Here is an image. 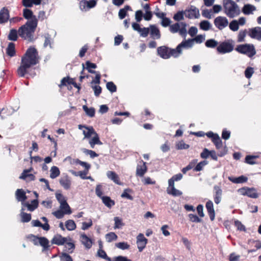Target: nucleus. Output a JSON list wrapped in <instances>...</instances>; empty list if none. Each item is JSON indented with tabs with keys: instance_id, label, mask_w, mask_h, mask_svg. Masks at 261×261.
<instances>
[{
	"instance_id": "obj_1",
	"label": "nucleus",
	"mask_w": 261,
	"mask_h": 261,
	"mask_svg": "<svg viewBox=\"0 0 261 261\" xmlns=\"http://www.w3.org/2000/svg\"><path fill=\"white\" fill-rule=\"evenodd\" d=\"M38 61L39 57L36 49L34 47L29 48L22 58L21 65L17 69L19 76H24L28 69L32 66L37 64Z\"/></svg>"
},
{
	"instance_id": "obj_2",
	"label": "nucleus",
	"mask_w": 261,
	"mask_h": 261,
	"mask_svg": "<svg viewBox=\"0 0 261 261\" xmlns=\"http://www.w3.org/2000/svg\"><path fill=\"white\" fill-rule=\"evenodd\" d=\"M56 198L60 203L59 209L53 212L57 219L62 218L65 215H70L72 211L69 204L67 202L66 197L60 192H57L55 194Z\"/></svg>"
},
{
	"instance_id": "obj_3",
	"label": "nucleus",
	"mask_w": 261,
	"mask_h": 261,
	"mask_svg": "<svg viewBox=\"0 0 261 261\" xmlns=\"http://www.w3.org/2000/svg\"><path fill=\"white\" fill-rule=\"evenodd\" d=\"M37 25L38 23L35 21L31 22H26L18 29V35L25 40L29 41H32Z\"/></svg>"
},
{
	"instance_id": "obj_4",
	"label": "nucleus",
	"mask_w": 261,
	"mask_h": 261,
	"mask_svg": "<svg viewBox=\"0 0 261 261\" xmlns=\"http://www.w3.org/2000/svg\"><path fill=\"white\" fill-rule=\"evenodd\" d=\"M225 14L230 18H234L240 14L239 6L232 0H223Z\"/></svg>"
},
{
	"instance_id": "obj_5",
	"label": "nucleus",
	"mask_w": 261,
	"mask_h": 261,
	"mask_svg": "<svg viewBox=\"0 0 261 261\" xmlns=\"http://www.w3.org/2000/svg\"><path fill=\"white\" fill-rule=\"evenodd\" d=\"M176 48L171 49L165 46H160L158 48V55L164 59H168L171 56L174 58L178 57L177 53H176Z\"/></svg>"
},
{
	"instance_id": "obj_6",
	"label": "nucleus",
	"mask_w": 261,
	"mask_h": 261,
	"mask_svg": "<svg viewBox=\"0 0 261 261\" xmlns=\"http://www.w3.org/2000/svg\"><path fill=\"white\" fill-rule=\"evenodd\" d=\"M236 50L239 53L245 54L249 57L255 55L256 50L253 44H244L238 45Z\"/></svg>"
},
{
	"instance_id": "obj_7",
	"label": "nucleus",
	"mask_w": 261,
	"mask_h": 261,
	"mask_svg": "<svg viewBox=\"0 0 261 261\" xmlns=\"http://www.w3.org/2000/svg\"><path fill=\"white\" fill-rule=\"evenodd\" d=\"M187 24L185 22L175 23L169 26V30L172 33L178 32L182 37H186L187 31Z\"/></svg>"
},
{
	"instance_id": "obj_8",
	"label": "nucleus",
	"mask_w": 261,
	"mask_h": 261,
	"mask_svg": "<svg viewBox=\"0 0 261 261\" xmlns=\"http://www.w3.org/2000/svg\"><path fill=\"white\" fill-rule=\"evenodd\" d=\"M234 42L232 40L223 42L217 47L218 51L222 54L231 52L233 50Z\"/></svg>"
},
{
	"instance_id": "obj_9",
	"label": "nucleus",
	"mask_w": 261,
	"mask_h": 261,
	"mask_svg": "<svg viewBox=\"0 0 261 261\" xmlns=\"http://www.w3.org/2000/svg\"><path fill=\"white\" fill-rule=\"evenodd\" d=\"M238 192L241 195L247 196L252 198H257L258 197L256 190L253 188L244 187L239 189Z\"/></svg>"
},
{
	"instance_id": "obj_10",
	"label": "nucleus",
	"mask_w": 261,
	"mask_h": 261,
	"mask_svg": "<svg viewBox=\"0 0 261 261\" xmlns=\"http://www.w3.org/2000/svg\"><path fill=\"white\" fill-rule=\"evenodd\" d=\"M185 14L186 17L190 19H198L200 16L199 9L194 6H191L185 10Z\"/></svg>"
},
{
	"instance_id": "obj_11",
	"label": "nucleus",
	"mask_w": 261,
	"mask_h": 261,
	"mask_svg": "<svg viewBox=\"0 0 261 261\" xmlns=\"http://www.w3.org/2000/svg\"><path fill=\"white\" fill-rule=\"evenodd\" d=\"M214 23L216 27L220 30L226 28L229 24L228 19L226 17L222 16L217 17L214 19Z\"/></svg>"
},
{
	"instance_id": "obj_12",
	"label": "nucleus",
	"mask_w": 261,
	"mask_h": 261,
	"mask_svg": "<svg viewBox=\"0 0 261 261\" xmlns=\"http://www.w3.org/2000/svg\"><path fill=\"white\" fill-rule=\"evenodd\" d=\"M194 45L193 40L192 39L186 40L182 41L176 48V53H177L178 57L182 53V48L188 49L191 48Z\"/></svg>"
},
{
	"instance_id": "obj_13",
	"label": "nucleus",
	"mask_w": 261,
	"mask_h": 261,
	"mask_svg": "<svg viewBox=\"0 0 261 261\" xmlns=\"http://www.w3.org/2000/svg\"><path fill=\"white\" fill-rule=\"evenodd\" d=\"M96 5L95 0L86 1L83 0L80 2V9L82 11H87L89 9L94 8Z\"/></svg>"
},
{
	"instance_id": "obj_14",
	"label": "nucleus",
	"mask_w": 261,
	"mask_h": 261,
	"mask_svg": "<svg viewBox=\"0 0 261 261\" xmlns=\"http://www.w3.org/2000/svg\"><path fill=\"white\" fill-rule=\"evenodd\" d=\"M148 240L142 233H139L136 238V243L137 247L140 252L146 247Z\"/></svg>"
},
{
	"instance_id": "obj_15",
	"label": "nucleus",
	"mask_w": 261,
	"mask_h": 261,
	"mask_svg": "<svg viewBox=\"0 0 261 261\" xmlns=\"http://www.w3.org/2000/svg\"><path fill=\"white\" fill-rule=\"evenodd\" d=\"M31 239L35 245H40L44 248L48 246V241L44 237H37L35 236H32Z\"/></svg>"
},
{
	"instance_id": "obj_16",
	"label": "nucleus",
	"mask_w": 261,
	"mask_h": 261,
	"mask_svg": "<svg viewBox=\"0 0 261 261\" xmlns=\"http://www.w3.org/2000/svg\"><path fill=\"white\" fill-rule=\"evenodd\" d=\"M78 127L80 129L82 130L83 134L84 136V139H89L96 133L93 128L91 126L87 127L84 125H79Z\"/></svg>"
},
{
	"instance_id": "obj_17",
	"label": "nucleus",
	"mask_w": 261,
	"mask_h": 261,
	"mask_svg": "<svg viewBox=\"0 0 261 261\" xmlns=\"http://www.w3.org/2000/svg\"><path fill=\"white\" fill-rule=\"evenodd\" d=\"M207 137L211 138L213 142L215 144L216 148L219 149L222 146V141L219 136L217 134L214 133L212 132H207L205 134Z\"/></svg>"
},
{
	"instance_id": "obj_18",
	"label": "nucleus",
	"mask_w": 261,
	"mask_h": 261,
	"mask_svg": "<svg viewBox=\"0 0 261 261\" xmlns=\"http://www.w3.org/2000/svg\"><path fill=\"white\" fill-rule=\"evenodd\" d=\"M167 192L168 194L174 196H178L182 194L181 191L175 188L174 183H173L172 180H168V187L167 189Z\"/></svg>"
},
{
	"instance_id": "obj_19",
	"label": "nucleus",
	"mask_w": 261,
	"mask_h": 261,
	"mask_svg": "<svg viewBox=\"0 0 261 261\" xmlns=\"http://www.w3.org/2000/svg\"><path fill=\"white\" fill-rule=\"evenodd\" d=\"M23 17L28 20L27 22H31L32 21H35L38 23V19L36 16L34 15L32 10L28 9H24L23 11Z\"/></svg>"
},
{
	"instance_id": "obj_20",
	"label": "nucleus",
	"mask_w": 261,
	"mask_h": 261,
	"mask_svg": "<svg viewBox=\"0 0 261 261\" xmlns=\"http://www.w3.org/2000/svg\"><path fill=\"white\" fill-rule=\"evenodd\" d=\"M59 182L61 186L65 190H69L71 188V180L67 175H65L61 177Z\"/></svg>"
},
{
	"instance_id": "obj_21",
	"label": "nucleus",
	"mask_w": 261,
	"mask_h": 261,
	"mask_svg": "<svg viewBox=\"0 0 261 261\" xmlns=\"http://www.w3.org/2000/svg\"><path fill=\"white\" fill-rule=\"evenodd\" d=\"M33 170L32 168L28 170H24L20 176V179H24L27 181L33 180L35 178L34 176L30 172Z\"/></svg>"
},
{
	"instance_id": "obj_22",
	"label": "nucleus",
	"mask_w": 261,
	"mask_h": 261,
	"mask_svg": "<svg viewBox=\"0 0 261 261\" xmlns=\"http://www.w3.org/2000/svg\"><path fill=\"white\" fill-rule=\"evenodd\" d=\"M256 10V8L254 5L251 4H245L242 8V12L245 15L253 14V12Z\"/></svg>"
},
{
	"instance_id": "obj_23",
	"label": "nucleus",
	"mask_w": 261,
	"mask_h": 261,
	"mask_svg": "<svg viewBox=\"0 0 261 261\" xmlns=\"http://www.w3.org/2000/svg\"><path fill=\"white\" fill-rule=\"evenodd\" d=\"M15 195L17 200L21 201V204L23 205L25 200L27 199L25 192L22 189H17L16 191Z\"/></svg>"
},
{
	"instance_id": "obj_24",
	"label": "nucleus",
	"mask_w": 261,
	"mask_h": 261,
	"mask_svg": "<svg viewBox=\"0 0 261 261\" xmlns=\"http://www.w3.org/2000/svg\"><path fill=\"white\" fill-rule=\"evenodd\" d=\"M89 143L92 148H93L95 145L102 144L101 142L99 140V136L96 132L89 139Z\"/></svg>"
},
{
	"instance_id": "obj_25",
	"label": "nucleus",
	"mask_w": 261,
	"mask_h": 261,
	"mask_svg": "<svg viewBox=\"0 0 261 261\" xmlns=\"http://www.w3.org/2000/svg\"><path fill=\"white\" fill-rule=\"evenodd\" d=\"M65 249L64 251L69 253L73 252L74 248V245L73 241L70 237H67V240L65 242Z\"/></svg>"
},
{
	"instance_id": "obj_26",
	"label": "nucleus",
	"mask_w": 261,
	"mask_h": 261,
	"mask_svg": "<svg viewBox=\"0 0 261 261\" xmlns=\"http://www.w3.org/2000/svg\"><path fill=\"white\" fill-rule=\"evenodd\" d=\"M206 208L207 210L208 214L211 220H214L215 217V213L213 203L212 201L209 200L206 203Z\"/></svg>"
},
{
	"instance_id": "obj_27",
	"label": "nucleus",
	"mask_w": 261,
	"mask_h": 261,
	"mask_svg": "<svg viewBox=\"0 0 261 261\" xmlns=\"http://www.w3.org/2000/svg\"><path fill=\"white\" fill-rule=\"evenodd\" d=\"M107 176L115 184L119 185H122V183L119 180L118 175L115 172L112 171H109L107 172Z\"/></svg>"
},
{
	"instance_id": "obj_28",
	"label": "nucleus",
	"mask_w": 261,
	"mask_h": 261,
	"mask_svg": "<svg viewBox=\"0 0 261 261\" xmlns=\"http://www.w3.org/2000/svg\"><path fill=\"white\" fill-rule=\"evenodd\" d=\"M147 171V167L145 163L142 162L140 165H138L136 170V174L139 176H143Z\"/></svg>"
},
{
	"instance_id": "obj_29",
	"label": "nucleus",
	"mask_w": 261,
	"mask_h": 261,
	"mask_svg": "<svg viewBox=\"0 0 261 261\" xmlns=\"http://www.w3.org/2000/svg\"><path fill=\"white\" fill-rule=\"evenodd\" d=\"M67 237H63L61 235H56L51 240V243L54 244H56L58 245H64L66 241L67 240Z\"/></svg>"
},
{
	"instance_id": "obj_30",
	"label": "nucleus",
	"mask_w": 261,
	"mask_h": 261,
	"mask_svg": "<svg viewBox=\"0 0 261 261\" xmlns=\"http://www.w3.org/2000/svg\"><path fill=\"white\" fill-rule=\"evenodd\" d=\"M150 35L153 39H159L161 37V34L159 30L154 25H151L149 27Z\"/></svg>"
},
{
	"instance_id": "obj_31",
	"label": "nucleus",
	"mask_w": 261,
	"mask_h": 261,
	"mask_svg": "<svg viewBox=\"0 0 261 261\" xmlns=\"http://www.w3.org/2000/svg\"><path fill=\"white\" fill-rule=\"evenodd\" d=\"M222 191L219 187H215L214 201L216 204H219L221 201Z\"/></svg>"
},
{
	"instance_id": "obj_32",
	"label": "nucleus",
	"mask_w": 261,
	"mask_h": 261,
	"mask_svg": "<svg viewBox=\"0 0 261 261\" xmlns=\"http://www.w3.org/2000/svg\"><path fill=\"white\" fill-rule=\"evenodd\" d=\"M38 205V201L37 199L33 200L31 201L30 203H24L23 205H22V207L26 206L28 208V210L30 211H33L36 208H37Z\"/></svg>"
},
{
	"instance_id": "obj_33",
	"label": "nucleus",
	"mask_w": 261,
	"mask_h": 261,
	"mask_svg": "<svg viewBox=\"0 0 261 261\" xmlns=\"http://www.w3.org/2000/svg\"><path fill=\"white\" fill-rule=\"evenodd\" d=\"M228 179L230 181L235 184H241L244 183L247 181L248 178L245 176L242 175L238 177H228Z\"/></svg>"
},
{
	"instance_id": "obj_34",
	"label": "nucleus",
	"mask_w": 261,
	"mask_h": 261,
	"mask_svg": "<svg viewBox=\"0 0 261 261\" xmlns=\"http://www.w3.org/2000/svg\"><path fill=\"white\" fill-rule=\"evenodd\" d=\"M73 85L74 86L78 89L79 87L77 86L76 83L73 82V80L71 79H69L68 77H64L63 78L61 81V84L59 85L60 87H62L64 86H67L68 85Z\"/></svg>"
},
{
	"instance_id": "obj_35",
	"label": "nucleus",
	"mask_w": 261,
	"mask_h": 261,
	"mask_svg": "<svg viewBox=\"0 0 261 261\" xmlns=\"http://www.w3.org/2000/svg\"><path fill=\"white\" fill-rule=\"evenodd\" d=\"M81 240L82 243L84 245V246L87 248H90L92 246V242L90 239H89L86 235L85 234H82L81 236Z\"/></svg>"
},
{
	"instance_id": "obj_36",
	"label": "nucleus",
	"mask_w": 261,
	"mask_h": 261,
	"mask_svg": "<svg viewBox=\"0 0 261 261\" xmlns=\"http://www.w3.org/2000/svg\"><path fill=\"white\" fill-rule=\"evenodd\" d=\"M31 224L34 227H40L43 230L47 231L49 229V225L48 224H42L39 220H33L31 222Z\"/></svg>"
},
{
	"instance_id": "obj_37",
	"label": "nucleus",
	"mask_w": 261,
	"mask_h": 261,
	"mask_svg": "<svg viewBox=\"0 0 261 261\" xmlns=\"http://www.w3.org/2000/svg\"><path fill=\"white\" fill-rule=\"evenodd\" d=\"M250 36L252 38L261 40V28H255L251 31Z\"/></svg>"
},
{
	"instance_id": "obj_38",
	"label": "nucleus",
	"mask_w": 261,
	"mask_h": 261,
	"mask_svg": "<svg viewBox=\"0 0 261 261\" xmlns=\"http://www.w3.org/2000/svg\"><path fill=\"white\" fill-rule=\"evenodd\" d=\"M60 174V171L58 167L54 166L50 168L49 177L51 178H56L58 177Z\"/></svg>"
},
{
	"instance_id": "obj_39",
	"label": "nucleus",
	"mask_w": 261,
	"mask_h": 261,
	"mask_svg": "<svg viewBox=\"0 0 261 261\" xmlns=\"http://www.w3.org/2000/svg\"><path fill=\"white\" fill-rule=\"evenodd\" d=\"M9 18L8 10L3 8L0 11V23H3L7 21Z\"/></svg>"
},
{
	"instance_id": "obj_40",
	"label": "nucleus",
	"mask_w": 261,
	"mask_h": 261,
	"mask_svg": "<svg viewBox=\"0 0 261 261\" xmlns=\"http://www.w3.org/2000/svg\"><path fill=\"white\" fill-rule=\"evenodd\" d=\"M101 199L104 204L108 207L111 208L115 204V202L108 196L101 197Z\"/></svg>"
},
{
	"instance_id": "obj_41",
	"label": "nucleus",
	"mask_w": 261,
	"mask_h": 261,
	"mask_svg": "<svg viewBox=\"0 0 261 261\" xmlns=\"http://www.w3.org/2000/svg\"><path fill=\"white\" fill-rule=\"evenodd\" d=\"M24 208L22 207L20 213V217L22 222H28L31 219V215L30 214L25 213L23 212Z\"/></svg>"
},
{
	"instance_id": "obj_42",
	"label": "nucleus",
	"mask_w": 261,
	"mask_h": 261,
	"mask_svg": "<svg viewBox=\"0 0 261 261\" xmlns=\"http://www.w3.org/2000/svg\"><path fill=\"white\" fill-rule=\"evenodd\" d=\"M66 229L69 231L74 230L76 227V224L72 220H68L65 223Z\"/></svg>"
},
{
	"instance_id": "obj_43",
	"label": "nucleus",
	"mask_w": 261,
	"mask_h": 261,
	"mask_svg": "<svg viewBox=\"0 0 261 261\" xmlns=\"http://www.w3.org/2000/svg\"><path fill=\"white\" fill-rule=\"evenodd\" d=\"M131 8L128 6H125L123 9H121L118 13V16L120 19H122L126 15L128 10H130Z\"/></svg>"
},
{
	"instance_id": "obj_44",
	"label": "nucleus",
	"mask_w": 261,
	"mask_h": 261,
	"mask_svg": "<svg viewBox=\"0 0 261 261\" xmlns=\"http://www.w3.org/2000/svg\"><path fill=\"white\" fill-rule=\"evenodd\" d=\"M199 27L203 31H208L211 29L212 25L208 21L203 20L200 23Z\"/></svg>"
},
{
	"instance_id": "obj_45",
	"label": "nucleus",
	"mask_w": 261,
	"mask_h": 261,
	"mask_svg": "<svg viewBox=\"0 0 261 261\" xmlns=\"http://www.w3.org/2000/svg\"><path fill=\"white\" fill-rule=\"evenodd\" d=\"M114 221L115 222L114 228H120L123 226H124V223L122 222V218L119 217H115L114 218Z\"/></svg>"
},
{
	"instance_id": "obj_46",
	"label": "nucleus",
	"mask_w": 261,
	"mask_h": 261,
	"mask_svg": "<svg viewBox=\"0 0 261 261\" xmlns=\"http://www.w3.org/2000/svg\"><path fill=\"white\" fill-rule=\"evenodd\" d=\"M83 109L86 114L89 117H93L95 114V110L93 108H88L86 106H83Z\"/></svg>"
},
{
	"instance_id": "obj_47",
	"label": "nucleus",
	"mask_w": 261,
	"mask_h": 261,
	"mask_svg": "<svg viewBox=\"0 0 261 261\" xmlns=\"http://www.w3.org/2000/svg\"><path fill=\"white\" fill-rule=\"evenodd\" d=\"M185 11H178L173 16V19L177 21H181L184 19Z\"/></svg>"
},
{
	"instance_id": "obj_48",
	"label": "nucleus",
	"mask_w": 261,
	"mask_h": 261,
	"mask_svg": "<svg viewBox=\"0 0 261 261\" xmlns=\"http://www.w3.org/2000/svg\"><path fill=\"white\" fill-rule=\"evenodd\" d=\"M7 54L10 57H12L15 54L14 44L12 43H10L7 48Z\"/></svg>"
},
{
	"instance_id": "obj_49",
	"label": "nucleus",
	"mask_w": 261,
	"mask_h": 261,
	"mask_svg": "<svg viewBox=\"0 0 261 261\" xmlns=\"http://www.w3.org/2000/svg\"><path fill=\"white\" fill-rule=\"evenodd\" d=\"M106 240L108 242H111L115 241L117 239V235L114 232H110L107 233L106 236Z\"/></svg>"
},
{
	"instance_id": "obj_50",
	"label": "nucleus",
	"mask_w": 261,
	"mask_h": 261,
	"mask_svg": "<svg viewBox=\"0 0 261 261\" xmlns=\"http://www.w3.org/2000/svg\"><path fill=\"white\" fill-rule=\"evenodd\" d=\"M18 32L16 30H11L8 36L9 39L15 41L17 39Z\"/></svg>"
},
{
	"instance_id": "obj_51",
	"label": "nucleus",
	"mask_w": 261,
	"mask_h": 261,
	"mask_svg": "<svg viewBox=\"0 0 261 261\" xmlns=\"http://www.w3.org/2000/svg\"><path fill=\"white\" fill-rule=\"evenodd\" d=\"M176 147L177 149H187L189 148V145L183 141H180L176 143Z\"/></svg>"
},
{
	"instance_id": "obj_52",
	"label": "nucleus",
	"mask_w": 261,
	"mask_h": 261,
	"mask_svg": "<svg viewBox=\"0 0 261 261\" xmlns=\"http://www.w3.org/2000/svg\"><path fill=\"white\" fill-rule=\"evenodd\" d=\"M230 29L232 31H237L239 29V26L237 22V20H233L230 22L229 24Z\"/></svg>"
},
{
	"instance_id": "obj_53",
	"label": "nucleus",
	"mask_w": 261,
	"mask_h": 261,
	"mask_svg": "<svg viewBox=\"0 0 261 261\" xmlns=\"http://www.w3.org/2000/svg\"><path fill=\"white\" fill-rule=\"evenodd\" d=\"M258 158V156L257 155H247L246 157L245 160L247 163L250 165H253L255 164L254 160Z\"/></svg>"
},
{
	"instance_id": "obj_54",
	"label": "nucleus",
	"mask_w": 261,
	"mask_h": 261,
	"mask_svg": "<svg viewBox=\"0 0 261 261\" xmlns=\"http://www.w3.org/2000/svg\"><path fill=\"white\" fill-rule=\"evenodd\" d=\"M115 246L122 250L128 249L129 248V245L126 242H119L116 243Z\"/></svg>"
},
{
	"instance_id": "obj_55",
	"label": "nucleus",
	"mask_w": 261,
	"mask_h": 261,
	"mask_svg": "<svg viewBox=\"0 0 261 261\" xmlns=\"http://www.w3.org/2000/svg\"><path fill=\"white\" fill-rule=\"evenodd\" d=\"M130 192H131L130 189H125L121 195V197L126 198L129 200H133V197L129 194Z\"/></svg>"
},
{
	"instance_id": "obj_56",
	"label": "nucleus",
	"mask_w": 261,
	"mask_h": 261,
	"mask_svg": "<svg viewBox=\"0 0 261 261\" xmlns=\"http://www.w3.org/2000/svg\"><path fill=\"white\" fill-rule=\"evenodd\" d=\"M205 35H197L194 39H192V40H193L194 43V42H196L197 43H201L205 40Z\"/></svg>"
},
{
	"instance_id": "obj_57",
	"label": "nucleus",
	"mask_w": 261,
	"mask_h": 261,
	"mask_svg": "<svg viewBox=\"0 0 261 261\" xmlns=\"http://www.w3.org/2000/svg\"><path fill=\"white\" fill-rule=\"evenodd\" d=\"M169 226L168 225H163L161 227V230L163 234L165 237H168L170 235V232L168 231Z\"/></svg>"
},
{
	"instance_id": "obj_58",
	"label": "nucleus",
	"mask_w": 261,
	"mask_h": 261,
	"mask_svg": "<svg viewBox=\"0 0 261 261\" xmlns=\"http://www.w3.org/2000/svg\"><path fill=\"white\" fill-rule=\"evenodd\" d=\"M234 225L239 230L246 231L245 226L240 221L238 220L235 221Z\"/></svg>"
},
{
	"instance_id": "obj_59",
	"label": "nucleus",
	"mask_w": 261,
	"mask_h": 261,
	"mask_svg": "<svg viewBox=\"0 0 261 261\" xmlns=\"http://www.w3.org/2000/svg\"><path fill=\"white\" fill-rule=\"evenodd\" d=\"M218 44V42L214 39L207 40L205 42V45L207 47H214Z\"/></svg>"
},
{
	"instance_id": "obj_60",
	"label": "nucleus",
	"mask_w": 261,
	"mask_h": 261,
	"mask_svg": "<svg viewBox=\"0 0 261 261\" xmlns=\"http://www.w3.org/2000/svg\"><path fill=\"white\" fill-rule=\"evenodd\" d=\"M240 258V255L234 253H231L229 255V261H239Z\"/></svg>"
},
{
	"instance_id": "obj_61",
	"label": "nucleus",
	"mask_w": 261,
	"mask_h": 261,
	"mask_svg": "<svg viewBox=\"0 0 261 261\" xmlns=\"http://www.w3.org/2000/svg\"><path fill=\"white\" fill-rule=\"evenodd\" d=\"M207 164V161H202L197 164V165L196 166L195 168L194 169V170L196 171H201L203 169V167L205 166Z\"/></svg>"
},
{
	"instance_id": "obj_62",
	"label": "nucleus",
	"mask_w": 261,
	"mask_h": 261,
	"mask_svg": "<svg viewBox=\"0 0 261 261\" xmlns=\"http://www.w3.org/2000/svg\"><path fill=\"white\" fill-rule=\"evenodd\" d=\"M60 259L61 261H73L71 257L65 252L62 253L60 256Z\"/></svg>"
},
{
	"instance_id": "obj_63",
	"label": "nucleus",
	"mask_w": 261,
	"mask_h": 261,
	"mask_svg": "<svg viewBox=\"0 0 261 261\" xmlns=\"http://www.w3.org/2000/svg\"><path fill=\"white\" fill-rule=\"evenodd\" d=\"M95 193L97 196L101 198L102 196V187L101 185H97L95 189Z\"/></svg>"
},
{
	"instance_id": "obj_64",
	"label": "nucleus",
	"mask_w": 261,
	"mask_h": 261,
	"mask_svg": "<svg viewBox=\"0 0 261 261\" xmlns=\"http://www.w3.org/2000/svg\"><path fill=\"white\" fill-rule=\"evenodd\" d=\"M142 181L144 185H154L155 184V181L149 177H144Z\"/></svg>"
}]
</instances>
